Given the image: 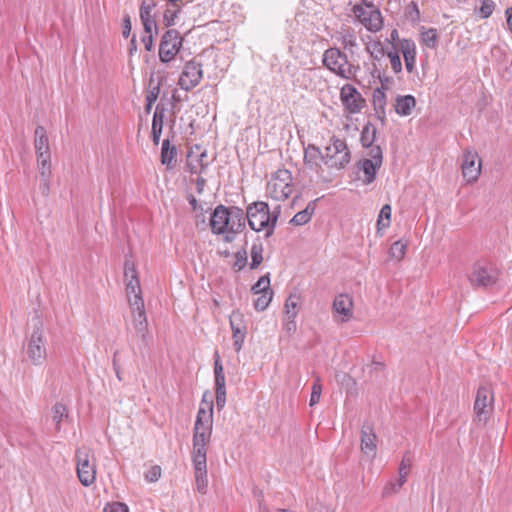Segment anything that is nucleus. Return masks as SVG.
Masks as SVG:
<instances>
[{"mask_svg": "<svg viewBox=\"0 0 512 512\" xmlns=\"http://www.w3.org/2000/svg\"><path fill=\"white\" fill-rule=\"evenodd\" d=\"M213 431V403L203 397L197 412L192 435L191 461L197 491L206 494L208 489L207 452Z\"/></svg>", "mask_w": 512, "mask_h": 512, "instance_id": "f257e3e1", "label": "nucleus"}, {"mask_svg": "<svg viewBox=\"0 0 512 512\" xmlns=\"http://www.w3.org/2000/svg\"><path fill=\"white\" fill-rule=\"evenodd\" d=\"M210 225L213 233H226L225 240L231 242L245 227L244 211L238 207L227 208L219 205L211 215Z\"/></svg>", "mask_w": 512, "mask_h": 512, "instance_id": "f03ea898", "label": "nucleus"}, {"mask_svg": "<svg viewBox=\"0 0 512 512\" xmlns=\"http://www.w3.org/2000/svg\"><path fill=\"white\" fill-rule=\"evenodd\" d=\"M280 216V206H276L271 212L266 202L258 201L247 207L246 216L249 226L256 232L264 231L266 237H270L275 229Z\"/></svg>", "mask_w": 512, "mask_h": 512, "instance_id": "7ed1b4c3", "label": "nucleus"}, {"mask_svg": "<svg viewBox=\"0 0 512 512\" xmlns=\"http://www.w3.org/2000/svg\"><path fill=\"white\" fill-rule=\"evenodd\" d=\"M500 270L490 260H477L471 267L467 279L473 288H486L494 285L499 278Z\"/></svg>", "mask_w": 512, "mask_h": 512, "instance_id": "20e7f679", "label": "nucleus"}, {"mask_svg": "<svg viewBox=\"0 0 512 512\" xmlns=\"http://www.w3.org/2000/svg\"><path fill=\"white\" fill-rule=\"evenodd\" d=\"M322 62L327 69L346 80L354 79L359 70L358 66L348 61L346 54L335 47L324 52Z\"/></svg>", "mask_w": 512, "mask_h": 512, "instance_id": "39448f33", "label": "nucleus"}, {"mask_svg": "<svg viewBox=\"0 0 512 512\" xmlns=\"http://www.w3.org/2000/svg\"><path fill=\"white\" fill-rule=\"evenodd\" d=\"M352 14L367 30L379 31L383 26V19L379 8L369 0H360L352 6Z\"/></svg>", "mask_w": 512, "mask_h": 512, "instance_id": "423d86ee", "label": "nucleus"}, {"mask_svg": "<svg viewBox=\"0 0 512 512\" xmlns=\"http://www.w3.org/2000/svg\"><path fill=\"white\" fill-rule=\"evenodd\" d=\"M294 191L293 177L289 170L278 169L266 185V194L276 201H284Z\"/></svg>", "mask_w": 512, "mask_h": 512, "instance_id": "0eeeda50", "label": "nucleus"}, {"mask_svg": "<svg viewBox=\"0 0 512 512\" xmlns=\"http://www.w3.org/2000/svg\"><path fill=\"white\" fill-rule=\"evenodd\" d=\"M350 150L342 139L332 137L325 147L324 164L333 169H342L350 162Z\"/></svg>", "mask_w": 512, "mask_h": 512, "instance_id": "6e6552de", "label": "nucleus"}, {"mask_svg": "<svg viewBox=\"0 0 512 512\" xmlns=\"http://www.w3.org/2000/svg\"><path fill=\"white\" fill-rule=\"evenodd\" d=\"M76 471L82 485L88 487L96 480L95 457L88 447L76 450Z\"/></svg>", "mask_w": 512, "mask_h": 512, "instance_id": "1a4fd4ad", "label": "nucleus"}, {"mask_svg": "<svg viewBox=\"0 0 512 512\" xmlns=\"http://www.w3.org/2000/svg\"><path fill=\"white\" fill-rule=\"evenodd\" d=\"M28 361L35 365H42L47 358V350L45 346V336L41 324L33 328L31 335L28 337L25 347Z\"/></svg>", "mask_w": 512, "mask_h": 512, "instance_id": "9d476101", "label": "nucleus"}, {"mask_svg": "<svg viewBox=\"0 0 512 512\" xmlns=\"http://www.w3.org/2000/svg\"><path fill=\"white\" fill-rule=\"evenodd\" d=\"M183 38L175 29L167 30L159 45V59L163 63L172 61L182 46Z\"/></svg>", "mask_w": 512, "mask_h": 512, "instance_id": "9b49d317", "label": "nucleus"}, {"mask_svg": "<svg viewBox=\"0 0 512 512\" xmlns=\"http://www.w3.org/2000/svg\"><path fill=\"white\" fill-rule=\"evenodd\" d=\"M482 170V161L474 149H466L463 152L462 163H461V172L462 176L467 184L475 183L480 175Z\"/></svg>", "mask_w": 512, "mask_h": 512, "instance_id": "f8f14e48", "label": "nucleus"}, {"mask_svg": "<svg viewBox=\"0 0 512 512\" xmlns=\"http://www.w3.org/2000/svg\"><path fill=\"white\" fill-rule=\"evenodd\" d=\"M130 312L132 316V324L136 333L145 339L148 332V321L146 317L144 300L141 296L134 295V297H127Z\"/></svg>", "mask_w": 512, "mask_h": 512, "instance_id": "ddd939ff", "label": "nucleus"}, {"mask_svg": "<svg viewBox=\"0 0 512 512\" xmlns=\"http://www.w3.org/2000/svg\"><path fill=\"white\" fill-rule=\"evenodd\" d=\"M493 403L494 397L491 388L488 386L479 387L474 403L475 418L478 422L485 423L489 419L493 411Z\"/></svg>", "mask_w": 512, "mask_h": 512, "instance_id": "4468645a", "label": "nucleus"}, {"mask_svg": "<svg viewBox=\"0 0 512 512\" xmlns=\"http://www.w3.org/2000/svg\"><path fill=\"white\" fill-rule=\"evenodd\" d=\"M340 101L349 114H358L366 106V101L352 84H345L340 89Z\"/></svg>", "mask_w": 512, "mask_h": 512, "instance_id": "2eb2a0df", "label": "nucleus"}, {"mask_svg": "<svg viewBox=\"0 0 512 512\" xmlns=\"http://www.w3.org/2000/svg\"><path fill=\"white\" fill-rule=\"evenodd\" d=\"M368 155L369 158L360 162V169L364 174L363 182L366 184H370L375 180L377 171L383 163V152L380 146L372 147Z\"/></svg>", "mask_w": 512, "mask_h": 512, "instance_id": "dca6fc26", "label": "nucleus"}, {"mask_svg": "<svg viewBox=\"0 0 512 512\" xmlns=\"http://www.w3.org/2000/svg\"><path fill=\"white\" fill-rule=\"evenodd\" d=\"M34 136L37 167L51 166L50 145L46 129L43 126H37Z\"/></svg>", "mask_w": 512, "mask_h": 512, "instance_id": "f3484780", "label": "nucleus"}, {"mask_svg": "<svg viewBox=\"0 0 512 512\" xmlns=\"http://www.w3.org/2000/svg\"><path fill=\"white\" fill-rule=\"evenodd\" d=\"M334 319L338 323L349 322L354 316V301L349 294H339L332 304Z\"/></svg>", "mask_w": 512, "mask_h": 512, "instance_id": "a211bd4d", "label": "nucleus"}, {"mask_svg": "<svg viewBox=\"0 0 512 512\" xmlns=\"http://www.w3.org/2000/svg\"><path fill=\"white\" fill-rule=\"evenodd\" d=\"M202 77L201 64L192 60L184 65L178 84L183 90L189 91L200 83Z\"/></svg>", "mask_w": 512, "mask_h": 512, "instance_id": "6ab92c4d", "label": "nucleus"}, {"mask_svg": "<svg viewBox=\"0 0 512 512\" xmlns=\"http://www.w3.org/2000/svg\"><path fill=\"white\" fill-rule=\"evenodd\" d=\"M230 326L232 330L233 346L236 352L242 349L245 336L246 326L243 323V314L239 311H234L230 316Z\"/></svg>", "mask_w": 512, "mask_h": 512, "instance_id": "aec40b11", "label": "nucleus"}, {"mask_svg": "<svg viewBox=\"0 0 512 512\" xmlns=\"http://www.w3.org/2000/svg\"><path fill=\"white\" fill-rule=\"evenodd\" d=\"M124 278L126 282V296L134 297V295L141 296L142 291L138 279L136 267L133 262L126 261L124 267Z\"/></svg>", "mask_w": 512, "mask_h": 512, "instance_id": "412c9836", "label": "nucleus"}, {"mask_svg": "<svg viewBox=\"0 0 512 512\" xmlns=\"http://www.w3.org/2000/svg\"><path fill=\"white\" fill-rule=\"evenodd\" d=\"M361 451L371 457L375 458L377 453V435L371 425H364L361 428Z\"/></svg>", "mask_w": 512, "mask_h": 512, "instance_id": "4be33fe9", "label": "nucleus"}, {"mask_svg": "<svg viewBox=\"0 0 512 512\" xmlns=\"http://www.w3.org/2000/svg\"><path fill=\"white\" fill-rule=\"evenodd\" d=\"M322 163H324V154H322L317 146L309 144L304 150L305 167L320 174L322 172Z\"/></svg>", "mask_w": 512, "mask_h": 512, "instance_id": "5701e85b", "label": "nucleus"}, {"mask_svg": "<svg viewBox=\"0 0 512 512\" xmlns=\"http://www.w3.org/2000/svg\"><path fill=\"white\" fill-rule=\"evenodd\" d=\"M187 165L191 173H201L208 165L206 151L197 145L192 147L187 154Z\"/></svg>", "mask_w": 512, "mask_h": 512, "instance_id": "b1692460", "label": "nucleus"}, {"mask_svg": "<svg viewBox=\"0 0 512 512\" xmlns=\"http://www.w3.org/2000/svg\"><path fill=\"white\" fill-rule=\"evenodd\" d=\"M156 7V3L153 0H143L140 6V19L143 24L145 33H150L153 29H156V22L152 16V11Z\"/></svg>", "mask_w": 512, "mask_h": 512, "instance_id": "393cba45", "label": "nucleus"}, {"mask_svg": "<svg viewBox=\"0 0 512 512\" xmlns=\"http://www.w3.org/2000/svg\"><path fill=\"white\" fill-rule=\"evenodd\" d=\"M406 70L412 73L416 64V45L412 40L403 39L400 42Z\"/></svg>", "mask_w": 512, "mask_h": 512, "instance_id": "a878e982", "label": "nucleus"}, {"mask_svg": "<svg viewBox=\"0 0 512 512\" xmlns=\"http://www.w3.org/2000/svg\"><path fill=\"white\" fill-rule=\"evenodd\" d=\"M416 107V99L412 95H398L395 98L394 109L400 116H409Z\"/></svg>", "mask_w": 512, "mask_h": 512, "instance_id": "bb28decb", "label": "nucleus"}, {"mask_svg": "<svg viewBox=\"0 0 512 512\" xmlns=\"http://www.w3.org/2000/svg\"><path fill=\"white\" fill-rule=\"evenodd\" d=\"M176 155L175 146H170L168 139L164 140L161 149V163L169 169L173 168L176 162Z\"/></svg>", "mask_w": 512, "mask_h": 512, "instance_id": "cd10ccee", "label": "nucleus"}, {"mask_svg": "<svg viewBox=\"0 0 512 512\" xmlns=\"http://www.w3.org/2000/svg\"><path fill=\"white\" fill-rule=\"evenodd\" d=\"M392 208L389 204H385L378 215L376 227L377 233L382 234L383 230L387 229L391 223Z\"/></svg>", "mask_w": 512, "mask_h": 512, "instance_id": "c85d7f7f", "label": "nucleus"}, {"mask_svg": "<svg viewBox=\"0 0 512 512\" xmlns=\"http://www.w3.org/2000/svg\"><path fill=\"white\" fill-rule=\"evenodd\" d=\"M373 106L379 118H385L386 94L383 89H376L373 93Z\"/></svg>", "mask_w": 512, "mask_h": 512, "instance_id": "c756f323", "label": "nucleus"}, {"mask_svg": "<svg viewBox=\"0 0 512 512\" xmlns=\"http://www.w3.org/2000/svg\"><path fill=\"white\" fill-rule=\"evenodd\" d=\"M376 133H377L376 127L371 123H367L363 127L362 132H361L360 141H361L362 145L364 147H371V148L374 147L373 143L376 139Z\"/></svg>", "mask_w": 512, "mask_h": 512, "instance_id": "7c9ffc66", "label": "nucleus"}, {"mask_svg": "<svg viewBox=\"0 0 512 512\" xmlns=\"http://www.w3.org/2000/svg\"><path fill=\"white\" fill-rule=\"evenodd\" d=\"M314 210L315 207L313 203H309L304 210L299 211L294 215V217L291 219V223L296 226H301L308 223L312 218Z\"/></svg>", "mask_w": 512, "mask_h": 512, "instance_id": "2f4dec72", "label": "nucleus"}, {"mask_svg": "<svg viewBox=\"0 0 512 512\" xmlns=\"http://www.w3.org/2000/svg\"><path fill=\"white\" fill-rule=\"evenodd\" d=\"M68 417V409L62 403H56L52 408V420L55 423L57 431L61 429V423Z\"/></svg>", "mask_w": 512, "mask_h": 512, "instance_id": "473e14b6", "label": "nucleus"}, {"mask_svg": "<svg viewBox=\"0 0 512 512\" xmlns=\"http://www.w3.org/2000/svg\"><path fill=\"white\" fill-rule=\"evenodd\" d=\"M37 168L41 178V192L44 196H48L50 192V178L52 175L51 166H39Z\"/></svg>", "mask_w": 512, "mask_h": 512, "instance_id": "72a5a7b5", "label": "nucleus"}, {"mask_svg": "<svg viewBox=\"0 0 512 512\" xmlns=\"http://www.w3.org/2000/svg\"><path fill=\"white\" fill-rule=\"evenodd\" d=\"M299 296L290 294L285 301L284 314L286 318H296L298 315Z\"/></svg>", "mask_w": 512, "mask_h": 512, "instance_id": "f704fd0d", "label": "nucleus"}, {"mask_svg": "<svg viewBox=\"0 0 512 512\" xmlns=\"http://www.w3.org/2000/svg\"><path fill=\"white\" fill-rule=\"evenodd\" d=\"M408 242L403 240H397L395 241L389 250V255L392 259L396 261H401L407 250Z\"/></svg>", "mask_w": 512, "mask_h": 512, "instance_id": "c9c22d12", "label": "nucleus"}, {"mask_svg": "<svg viewBox=\"0 0 512 512\" xmlns=\"http://www.w3.org/2000/svg\"><path fill=\"white\" fill-rule=\"evenodd\" d=\"M406 480H402L401 477H398L397 479H392L388 481L382 490V496L383 497H390L392 495L397 494L402 486L406 483Z\"/></svg>", "mask_w": 512, "mask_h": 512, "instance_id": "e433bc0d", "label": "nucleus"}, {"mask_svg": "<svg viewBox=\"0 0 512 512\" xmlns=\"http://www.w3.org/2000/svg\"><path fill=\"white\" fill-rule=\"evenodd\" d=\"M263 251H264L263 244L260 241L253 243L251 250H250V255H251L250 268L251 269H256L262 263Z\"/></svg>", "mask_w": 512, "mask_h": 512, "instance_id": "4c0bfd02", "label": "nucleus"}, {"mask_svg": "<svg viewBox=\"0 0 512 512\" xmlns=\"http://www.w3.org/2000/svg\"><path fill=\"white\" fill-rule=\"evenodd\" d=\"M412 467V457L409 451L405 452L398 467V477H401L402 480L408 479L409 473Z\"/></svg>", "mask_w": 512, "mask_h": 512, "instance_id": "58836bf2", "label": "nucleus"}, {"mask_svg": "<svg viewBox=\"0 0 512 512\" xmlns=\"http://www.w3.org/2000/svg\"><path fill=\"white\" fill-rule=\"evenodd\" d=\"M252 292L254 294L273 293L270 290V278L269 275H264L252 286Z\"/></svg>", "mask_w": 512, "mask_h": 512, "instance_id": "ea45409f", "label": "nucleus"}, {"mask_svg": "<svg viewBox=\"0 0 512 512\" xmlns=\"http://www.w3.org/2000/svg\"><path fill=\"white\" fill-rule=\"evenodd\" d=\"M422 41L429 48H435L437 46L438 34L434 28L427 29L422 32Z\"/></svg>", "mask_w": 512, "mask_h": 512, "instance_id": "a19ab883", "label": "nucleus"}, {"mask_svg": "<svg viewBox=\"0 0 512 512\" xmlns=\"http://www.w3.org/2000/svg\"><path fill=\"white\" fill-rule=\"evenodd\" d=\"M273 293H262L254 301V307L257 311H264L272 300Z\"/></svg>", "mask_w": 512, "mask_h": 512, "instance_id": "79ce46f5", "label": "nucleus"}, {"mask_svg": "<svg viewBox=\"0 0 512 512\" xmlns=\"http://www.w3.org/2000/svg\"><path fill=\"white\" fill-rule=\"evenodd\" d=\"M322 393V385L320 383V380L318 379L312 386L311 396L309 405L314 406L317 403H319Z\"/></svg>", "mask_w": 512, "mask_h": 512, "instance_id": "37998d69", "label": "nucleus"}, {"mask_svg": "<svg viewBox=\"0 0 512 512\" xmlns=\"http://www.w3.org/2000/svg\"><path fill=\"white\" fill-rule=\"evenodd\" d=\"M165 112V108L162 105L158 104L153 115L152 125L157 124V128L159 127L160 129H163Z\"/></svg>", "mask_w": 512, "mask_h": 512, "instance_id": "c03bdc74", "label": "nucleus"}, {"mask_svg": "<svg viewBox=\"0 0 512 512\" xmlns=\"http://www.w3.org/2000/svg\"><path fill=\"white\" fill-rule=\"evenodd\" d=\"M247 264V252L245 249L239 250L235 253V261L233 267L240 271L242 270Z\"/></svg>", "mask_w": 512, "mask_h": 512, "instance_id": "a18cd8bd", "label": "nucleus"}, {"mask_svg": "<svg viewBox=\"0 0 512 512\" xmlns=\"http://www.w3.org/2000/svg\"><path fill=\"white\" fill-rule=\"evenodd\" d=\"M495 3L492 0H482L479 13L482 18H488L494 11Z\"/></svg>", "mask_w": 512, "mask_h": 512, "instance_id": "49530a36", "label": "nucleus"}, {"mask_svg": "<svg viewBox=\"0 0 512 512\" xmlns=\"http://www.w3.org/2000/svg\"><path fill=\"white\" fill-rule=\"evenodd\" d=\"M388 58H389L392 70L395 73H400L402 71V63H401V59H400L398 52H396V51L389 52Z\"/></svg>", "mask_w": 512, "mask_h": 512, "instance_id": "de8ad7c7", "label": "nucleus"}, {"mask_svg": "<svg viewBox=\"0 0 512 512\" xmlns=\"http://www.w3.org/2000/svg\"><path fill=\"white\" fill-rule=\"evenodd\" d=\"M161 467L158 465L152 466L149 468V470L145 474V479L150 482H156L161 477Z\"/></svg>", "mask_w": 512, "mask_h": 512, "instance_id": "09e8293b", "label": "nucleus"}, {"mask_svg": "<svg viewBox=\"0 0 512 512\" xmlns=\"http://www.w3.org/2000/svg\"><path fill=\"white\" fill-rule=\"evenodd\" d=\"M341 44L344 48H352L356 45V37L352 32H345L340 38Z\"/></svg>", "mask_w": 512, "mask_h": 512, "instance_id": "8fccbe9b", "label": "nucleus"}, {"mask_svg": "<svg viewBox=\"0 0 512 512\" xmlns=\"http://www.w3.org/2000/svg\"><path fill=\"white\" fill-rule=\"evenodd\" d=\"M181 12V6L174 7L173 10L167 9L164 13V20L168 26L174 24V20L177 18L178 14Z\"/></svg>", "mask_w": 512, "mask_h": 512, "instance_id": "3c124183", "label": "nucleus"}, {"mask_svg": "<svg viewBox=\"0 0 512 512\" xmlns=\"http://www.w3.org/2000/svg\"><path fill=\"white\" fill-rule=\"evenodd\" d=\"M104 512H129V509L124 503L113 502L104 508Z\"/></svg>", "mask_w": 512, "mask_h": 512, "instance_id": "603ef678", "label": "nucleus"}, {"mask_svg": "<svg viewBox=\"0 0 512 512\" xmlns=\"http://www.w3.org/2000/svg\"><path fill=\"white\" fill-rule=\"evenodd\" d=\"M159 92H160L159 85L151 87L147 92L146 102H149V104H154L159 96Z\"/></svg>", "mask_w": 512, "mask_h": 512, "instance_id": "864d4df0", "label": "nucleus"}, {"mask_svg": "<svg viewBox=\"0 0 512 512\" xmlns=\"http://www.w3.org/2000/svg\"><path fill=\"white\" fill-rule=\"evenodd\" d=\"M296 318H286L284 316L283 329L288 334H293L296 331Z\"/></svg>", "mask_w": 512, "mask_h": 512, "instance_id": "5fc2aeb1", "label": "nucleus"}, {"mask_svg": "<svg viewBox=\"0 0 512 512\" xmlns=\"http://www.w3.org/2000/svg\"><path fill=\"white\" fill-rule=\"evenodd\" d=\"M216 405L218 409H222L226 403V389L215 390Z\"/></svg>", "mask_w": 512, "mask_h": 512, "instance_id": "6e6d98bb", "label": "nucleus"}, {"mask_svg": "<svg viewBox=\"0 0 512 512\" xmlns=\"http://www.w3.org/2000/svg\"><path fill=\"white\" fill-rule=\"evenodd\" d=\"M214 374L217 375H224V368L220 360L219 353H215V361H214Z\"/></svg>", "mask_w": 512, "mask_h": 512, "instance_id": "4d7b16f0", "label": "nucleus"}, {"mask_svg": "<svg viewBox=\"0 0 512 512\" xmlns=\"http://www.w3.org/2000/svg\"><path fill=\"white\" fill-rule=\"evenodd\" d=\"M146 34L147 35L142 38V42L144 43L145 49L151 51L153 47V35L152 32Z\"/></svg>", "mask_w": 512, "mask_h": 512, "instance_id": "13d9d810", "label": "nucleus"}, {"mask_svg": "<svg viewBox=\"0 0 512 512\" xmlns=\"http://www.w3.org/2000/svg\"><path fill=\"white\" fill-rule=\"evenodd\" d=\"M226 389L225 375L215 376V390Z\"/></svg>", "mask_w": 512, "mask_h": 512, "instance_id": "bf43d9fd", "label": "nucleus"}, {"mask_svg": "<svg viewBox=\"0 0 512 512\" xmlns=\"http://www.w3.org/2000/svg\"><path fill=\"white\" fill-rule=\"evenodd\" d=\"M161 133H162V129H160L159 127L157 128V124L152 125V138H153V143L155 145L159 144Z\"/></svg>", "mask_w": 512, "mask_h": 512, "instance_id": "052dcab7", "label": "nucleus"}, {"mask_svg": "<svg viewBox=\"0 0 512 512\" xmlns=\"http://www.w3.org/2000/svg\"><path fill=\"white\" fill-rule=\"evenodd\" d=\"M373 50L370 51L371 55L375 58L382 56L384 54L383 48L380 43H375L373 46Z\"/></svg>", "mask_w": 512, "mask_h": 512, "instance_id": "680f3d73", "label": "nucleus"}, {"mask_svg": "<svg viewBox=\"0 0 512 512\" xmlns=\"http://www.w3.org/2000/svg\"><path fill=\"white\" fill-rule=\"evenodd\" d=\"M205 184H206V180L203 177H198L197 178V180H196V188H197V192L199 194H201L203 192Z\"/></svg>", "mask_w": 512, "mask_h": 512, "instance_id": "e2e57ef3", "label": "nucleus"}, {"mask_svg": "<svg viewBox=\"0 0 512 512\" xmlns=\"http://www.w3.org/2000/svg\"><path fill=\"white\" fill-rule=\"evenodd\" d=\"M131 31V23L129 18L125 19L123 27V36L128 37Z\"/></svg>", "mask_w": 512, "mask_h": 512, "instance_id": "0e129e2a", "label": "nucleus"}, {"mask_svg": "<svg viewBox=\"0 0 512 512\" xmlns=\"http://www.w3.org/2000/svg\"><path fill=\"white\" fill-rule=\"evenodd\" d=\"M506 16H507V25L512 32V7L508 8L506 10Z\"/></svg>", "mask_w": 512, "mask_h": 512, "instance_id": "69168bd1", "label": "nucleus"}, {"mask_svg": "<svg viewBox=\"0 0 512 512\" xmlns=\"http://www.w3.org/2000/svg\"><path fill=\"white\" fill-rule=\"evenodd\" d=\"M259 512H270L268 507L265 504H259Z\"/></svg>", "mask_w": 512, "mask_h": 512, "instance_id": "338daca9", "label": "nucleus"}, {"mask_svg": "<svg viewBox=\"0 0 512 512\" xmlns=\"http://www.w3.org/2000/svg\"><path fill=\"white\" fill-rule=\"evenodd\" d=\"M189 203L192 205V207H193L194 209H196V207H197V200L195 199V197L191 196V197L189 198Z\"/></svg>", "mask_w": 512, "mask_h": 512, "instance_id": "774afa93", "label": "nucleus"}]
</instances>
